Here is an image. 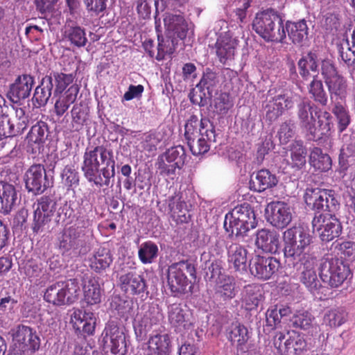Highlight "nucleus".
<instances>
[{
	"label": "nucleus",
	"instance_id": "28",
	"mask_svg": "<svg viewBox=\"0 0 355 355\" xmlns=\"http://www.w3.org/2000/svg\"><path fill=\"white\" fill-rule=\"evenodd\" d=\"M162 319V315L157 309L153 308L146 312L144 316L134 325L137 338L142 340L147 334Z\"/></svg>",
	"mask_w": 355,
	"mask_h": 355
},
{
	"label": "nucleus",
	"instance_id": "63",
	"mask_svg": "<svg viewBox=\"0 0 355 355\" xmlns=\"http://www.w3.org/2000/svg\"><path fill=\"white\" fill-rule=\"evenodd\" d=\"M207 276L210 282L215 284L218 282V280L220 281L227 277L222 272L221 261L214 260L208 266Z\"/></svg>",
	"mask_w": 355,
	"mask_h": 355
},
{
	"label": "nucleus",
	"instance_id": "32",
	"mask_svg": "<svg viewBox=\"0 0 355 355\" xmlns=\"http://www.w3.org/2000/svg\"><path fill=\"white\" fill-rule=\"evenodd\" d=\"M255 244L257 247L263 252L275 254L279 247V235L275 231L261 229L257 231Z\"/></svg>",
	"mask_w": 355,
	"mask_h": 355
},
{
	"label": "nucleus",
	"instance_id": "23",
	"mask_svg": "<svg viewBox=\"0 0 355 355\" xmlns=\"http://www.w3.org/2000/svg\"><path fill=\"white\" fill-rule=\"evenodd\" d=\"M71 322L77 334L85 336L94 332L96 318L92 312L76 310L71 315Z\"/></svg>",
	"mask_w": 355,
	"mask_h": 355
},
{
	"label": "nucleus",
	"instance_id": "29",
	"mask_svg": "<svg viewBox=\"0 0 355 355\" xmlns=\"http://www.w3.org/2000/svg\"><path fill=\"white\" fill-rule=\"evenodd\" d=\"M171 342L168 334H159L150 335L146 348V355H169L171 353Z\"/></svg>",
	"mask_w": 355,
	"mask_h": 355
},
{
	"label": "nucleus",
	"instance_id": "61",
	"mask_svg": "<svg viewBox=\"0 0 355 355\" xmlns=\"http://www.w3.org/2000/svg\"><path fill=\"white\" fill-rule=\"evenodd\" d=\"M314 318L308 311L299 312L293 315L291 322L293 326L301 329H308L311 325Z\"/></svg>",
	"mask_w": 355,
	"mask_h": 355
},
{
	"label": "nucleus",
	"instance_id": "31",
	"mask_svg": "<svg viewBox=\"0 0 355 355\" xmlns=\"http://www.w3.org/2000/svg\"><path fill=\"white\" fill-rule=\"evenodd\" d=\"M41 80L52 90L54 96H58L62 94L66 88L72 83L73 76L72 74L51 71Z\"/></svg>",
	"mask_w": 355,
	"mask_h": 355
},
{
	"label": "nucleus",
	"instance_id": "40",
	"mask_svg": "<svg viewBox=\"0 0 355 355\" xmlns=\"http://www.w3.org/2000/svg\"><path fill=\"white\" fill-rule=\"evenodd\" d=\"M227 331L228 340L233 344L236 343L237 347L242 350L243 349V346L247 343L250 338V334L247 327L243 324L236 322L232 323Z\"/></svg>",
	"mask_w": 355,
	"mask_h": 355
},
{
	"label": "nucleus",
	"instance_id": "30",
	"mask_svg": "<svg viewBox=\"0 0 355 355\" xmlns=\"http://www.w3.org/2000/svg\"><path fill=\"white\" fill-rule=\"evenodd\" d=\"M278 182L275 173L268 169H261L252 175L250 188L254 191L261 193L275 187Z\"/></svg>",
	"mask_w": 355,
	"mask_h": 355
},
{
	"label": "nucleus",
	"instance_id": "13",
	"mask_svg": "<svg viewBox=\"0 0 355 355\" xmlns=\"http://www.w3.org/2000/svg\"><path fill=\"white\" fill-rule=\"evenodd\" d=\"M102 342L104 348H110L114 354L123 355L127 352L125 329L118 326L114 321H110L106 324L102 333Z\"/></svg>",
	"mask_w": 355,
	"mask_h": 355
},
{
	"label": "nucleus",
	"instance_id": "53",
	"mask_svg": "<svg viewBox=\"0 0 355 355\" xmlns=\"http://www.w3.org/2000/svg\"><path fill=\"white\" fill-rule=\"evenodd\" d=\"M89 108L82 103L75 104L71 110L72 118V126L76 130H78L85 124L88 119Z\"/></svg>",
	"mask_w": 355,
	"mask_h": 355
},
{
	"label": "nucleus",
	"instance_id": "26",
	"mask_svg": "<svg viewBox=\"0 0 355 355\" xmlns=\"http://www.w3.org/2000/svg\"><path fill=\"white\" fill-rule=\"evenodd\" d=\"M315 259L308 257L300 262L303 265L302 270L300 277V282L308 288V290L315 294L318 293L322 285L318 278L315 268Z\"/></svg>",
	"mask_w": 355,
	"mask_h": 355
},
{
	"label": "nucleus",
	"instance_id": "7",
	"mask_svg": "<svg viewBox=\"0 0 355 355\" xmlns=\"http://www.w3.org/2000/svg\"><path fill=\"white\" fill-rule=\"evenodd\" d=\"M187 275L195 277L196 268L191 262L182 261L171 264L168 268L167 286L174 297L186 293L191 286Z\"/></svg>",
	"mask_w": 355,
	"mask_h": 355
},
{
	"label": "nucleus",
	"instance_id": "15",
	"mask_svg": "<svg viewBox=\"0 0 355 355\" xmlns=\"http://www.w3.org/2000/svg\"><path fill=\"white\" fill-rule=\"evenodd\" d=\"M25 187L28 192L34 195L44 193L49 187L46 169L42 164H33L24 175Z\"/></svg>",
	"mask_w": 355,
	"mask_h": 355
},
{
	"label": "nucleus",
	"instance_id": "47",
	"mask_svg": "<svg viewBox=\"0 0 355 355\" xmlns=\"http://www.w3.org/2000/svg\"><path fill=\"white\" fill-rule=\"evenodd\" d=\"M332 113L337 119L339 131L343 132L350 123V116L345 102L335 99L332 107Z\"/></svg>",
	"mask_w": 355,
	"mask_h": 355
},
{
	"label": "nucleus",
	"instance_id": "42",
	"mask_svg": "<svg viewBox=\"0 0 355 355\" xmlns=\"http://www.w3.org/2000/svg\"><path fill=\"white\" fill-rule=\"evenodd\" d=\"M112 261L110 250L100 248L89 258V266L95 272H101L107 268Z\"/></svg>",
	"mask_w": 355,
	"mask_h": 355
},
{
	"label": "nucleus",
	"instance_id": "44",
	"mask_svg": "<svg viewBox=\"0 0 355 355\" xmlns=\"http://www.w3.org/2000/svg\"><path fill=\"white\" fill-rule=\"evenodd\" d=\"M309 163L315 170L328 171L331 168L332 161L330 156L324 153L321 148L314 147L309 155Z\"/></svg>",
	"mask_w": 355,
	"mask_h": 355
},
{
	"label": "nucleus",
	"instance_id": "1",
	"mask_svg": "<svg viewBox=\"0 0 355 355\" xmlns=\"http://www.w3.org/2000/svg\"><path fill=\"white\" fill-rule=\"evenodd\" d=\"M285 263L295 268L309 256L313 237L309 230L302 226H294L286 230L283 234Z\"/></svg>",
	"mask_w": 355,
	"mask_h": 355
},
{
	"label": "nucleus",
	"instance_id": "46",
	"mask_svg": "<svg viewBox=\"0 0 355 355\" xmlns=\"http://www.w3.org/2000/svg\"><path fill=\"white\" fill-rule=\"evenodd\" d=\"M318 118V128H315V137L312 136L313 139H318L322 136H329L334 127L332 116L328 112L319 111L316 115Z\"/></svg>",
	"mask_w": 355,
	"mask_h": 355
},
{
	"label": "nucleus",
	"instance_id": "9",
	"mask_svg": "<svg viewBox=\"0 0 355 355\" xmlns=\"http://www.w3.org/2000/svg\"><path fill=\"white\" fill-rule=\"evenodd\" d=\"M79 287L76 279L67 282H59L49 286L44 295V299L55 306L71 304L77 300Z\"/></svg>",
	"mask_w": 355,
	"mask_h": 355
},
{
	"label": "nucleus",
	"instance_id": "62",
	"mask_svg": "<svg viewBox=\"0 0 355 355\" xmlns=\"http://www.w3.org/2000/svg\"><path fill=\"white\" fill-rule=\"evenodd\" d=\"M62 182L66 187H71L78 185L79 182L78 173L73 166L67 165L61 173Z\"/></svg>",
	"mask_w": 355,
	"mask_h": 355
},
{
	"label": "nucleus",
	"instance_id": "38",
	"mask_svg": "<svg viewBox=\"0 0 355 355\" xmlns=\"http://www.w3.org/2000/svg\"><path fill=\"white\" fill-rule=\"evenodd\" d=\"M17 193L15 187L0 182V211L8 214L17 205Z\"/></svg>",
	"mask_w": 355,
	"mask_h": 355
},
{
	"label": "nucleus",
	"instance_id": "4",
	"mask_svg": "<svg viewBox=\"0 0 355 355\" xmlns=\"http://www.w3.org/2000/svg\"><path fill=\"white\" fill-rule=\"evenodd\" d=\"M252 28L266 42L283 43L286 37L283 19L273 9L257 13Z\"/></svg>",
	"mask_w": 355,
	"mask_h": 355
},
{
	"label": "nucleus",
	"instance_id": "8",
	"mask_svg": "<svg viewBox=\"0 0 355 355\" xmlns=\"http://www.w3.org/2000/svg\"><path fill=\"white\" fill-rule=\"evenodd\" d=\"M304 198L309 207L319 211L335 212L340 207L338 195L331 189L307 188Z\"/></svg>",
	"mask_w": 355,
	"mask_h": 355
},
{
	"label": "nucleus",
	"instance_id": "54",
	"mask_svg": "<svg viewBox=\"0 0 355 355\" xmlns=\"http://www.w3.org/2000/svg\"><path fill=\"white\" fill-rule=\"evenodd\" d=\"M49 135L47 124L44 121H38L31 127L27 138L29 141L40 144L45 141Z\"/></svg>",
	"mask_w": 355,
	"mask_h": 355
},
{
	"label": "nucleus",
	"instance_id": "33",
	"mask_svg": "<svg viewBox=\"0 0 355 355\" xmlns=\"http://www.w3.org/2000/svg\"><path fill=\"white\" fill-rule=\"evenodd\" d=\"M164 26L171 37L180 40L187 37L188 24L181 14L166 13L164 18Z\"/></svg>",
	"mask_w": 355,
	"mask_h": 355
},
{
	"label": "nucleus",
	"instance_id": "16",
	"mask_svg": "<svg viewBox=\"0 0 355 355\" xmlns=\"http://www.w3.org/2000/svg\"><path fill=\"white\" fill-rule=\"evenodd\" d=\"M12 332L15 345L19 350L35 352L39 349L40 339L32 328L24 324H19L12 329Z\"/></svg>",
	"mask_w": 355,
	"mask_h": 355
},
{
	"label": "nucleus",
	"instance_id": "55",
	"mask_svg": "<svg viewBox=\"0 0 355 355\" xmlns=\"http://www.w3.org/2000/svg\"><path fill=\"white\" fill-rule=\"evenodd\" d=\"M65 34L71 43L77 47L84 46L87 42L85 29L80 26H70L66 30Z\"/></svg>",
	"mask_w": 355,
	"mask_h": 355
},
{
	"label": "nucleus",
	"instance_id": "56",
	"mask_svg": "<svg viewBox=\"0 0 355 355\" xmlns=\"http://www.w3.org/2000/svg\"><path fill=\"white\" fill-rule=\"evenodd\" d=\"M158 45L157 47V55L155 58L157 60H162L164 59L166 55H171L173 53L177 42L174 37H168L166 39L159 40L158 37Z\"/></svg>",
	"mask_w": 355,
	"mask_h": 355
},
{
	"label": "nucleus",
	"instance_id": "18",
	"mask_svg": "<svg viewBox=\"0 0 355 355\" xmlns=\"http://www.w3.org/2000/svg\"><path fill=\"white\" fill-rule=\"evenodd\" d=\"M318 110V107L306 98H302L297 105V116L300 125L314 137L316 129L314 125L315 119L313 113L316 116L319 112Z\"/></svg>",
	"mask_w": 355,
	"mask_h": 355
},
{
	"label": "nucleus",
	"instance_id": "19",
	"mask_svg": "<svg viewBox=\"0 0 355 355\" xmlns=\"http://www.w3.org/2000/svg\"><path fill=\"white\" fill-rule=\"evenodd\" d=\"M268 221L278 229L286 227L292 220L290 207L284 202H272L268 205Z\"/></svg>",
	"mask_w": 355,
	"mask_h": 355
},
{
	"label": "nucleus",
	"instance_id": "41",
	"mask_svg": "<svg viewBox=\"0 0 355 355\" xmlns=\"http://www.w3.org/2000/svg\"><path fill=\"white\" fill-rule=\"evenodd\" d=\"M84 300L87 304L94 305L101 301V288L95 277H89L83 284Z\"/></svg>",
	"mask_w": 355,
	"mask_h": 355
},
{
	"label": "nucleus",
	"instance_id": "22",
	"mask_svg": "<svg viewBox=\"0 0 355 355\" xmlns=\"http://www.w3.org/2000/svg\"><path fill=\"white\" fill-rule=\"evenodd\" d=\"M295 99L287 94H278L270 99L266 105V117L270 121L276 120L285 110L293 107Z\"/></svg>",
	"mask_w": 355,
	"mask_h": 355
},
{
	"label": "nucleus",
	"instance_id": "3",
	"mask_svg": "<svg viewBox=\"0 0 355 355\" xmlns=\"http://www.w3.org/2000/svg\"><path fill=\"white\" fill-rule=\"evenodd\" d=\"M90 221L85 216H79L77 223L63 230L58 238L59 249L63 254L75 257L85 255L90 250L89 237L85 228Z\"/></svg>",
	"mask_w": 355,
	"mask_h": 355
},
{
	"label": "nucleus",
	"instance_id": "24",
	"mask_svg": "<svg viewBox=\"0 0 355 355\" xmlns=\"http://www.w3.org/2000/svg\"><path fill=\"white\" fill-rule=\"evenodd\" d=\"M227 261L232 264L236 271L241 274L248 272V250L237 243L231 242L227 246Z\"/></svg>",
	"mask_w": 355,
	"mask_h": 355
},
{
	"label": "nucleus",
	"instance_id": "11",
	"mask_svg": "<svg viewBox=\"0 0 355 355\" xmlns=\"http://www.w3.org/2000/svg\"><path fill=\"white\" fill-rule=\"evenodd\" d=\"M334 213L316 214L312 220L313 230L318 232L323 242H329L341 234V223Z\"/></svg>",
	"mask_w": 355,
	"mask_h": 355
},
{
	"label": "nucleus",
	"instance_id": "45",
	"mask_svg": "<svg viewBox=\"0 0 355 355\" xmlns=\"http://www.w3.org/2000/svg\"><path fill=\"white\" fill-rule=\"evenodd\" d=\"M291 159L290 166L300 170L306 164V150L301 140H295L290 146Z\"/></svg>",
	"mask_w": 355,
	"mask_h": 355
},
{
	"label": "nucleus",
	"instance_id": "37",
	"mask_svg": "<svg viewBox=\"0 0 355 355\" xmlns=\"http://www.w3.org/2000/svg\"><path fill=\"white\" fill-rule=\"evenodd\" d=\"M214 125L207 118L198 119L196 115H191L184 125V136L187 141L197 137L202 133V130L214 128Z\"/></svg>",
	"mask_w": 355,
	"mask_h": 355
},
{
	"label": "nucleus",
	"instance_id": "12",
	"mask_svg": "<svg viewBox=\"0 0 355 355\" xmlns=\"http://www.w3.org/2000/svg\"><path fill=\"white\" fill-rule=\"evenodd\" d=\"M186 158L182 146L171 147L158 158L157 165L159 173L163 175L174 174L177 168L180 169L184 165Z\"/></svg>",
	"mask_w": 355,
	"mask_h": 355
},
{
	"label": "nucleus",
	"instance_id": "14",
	"mask_svg": "<svg viewBox=\"0 0 355 355\" xmlns=\"http://www.w3.org/2000/svg\"><path fill=\"white\" fill-rule=\"evenodd\" d=\"M281 263L275 257L256 255L250 260V273L261 280L271 279L277 273Z\"/></svg>",
	"mask_w": 355,
	"mask_h": 355
},
{
	"label": "nucleus",
	"instance_id": "43",
	"mask_svg": "<svg viewBox=\"0 0 355 355\" xmlns=\"http://www.w3.org/2000/svg\"><path fill=\"white\" fill-rule=\"evenodd\" d=\"M330 94L331 99L334 96L338 101H343L347 94V81L340 73L324 82Z\"/></svg>",
	"mask_w": 355,
	"mask_h": 355
},
{
	"label": "nucleus",
	"instance_id": "52",
	"mask_svg": "<svg viewBox=\"0 0 355 355\" xmlns=\"http://www.w3.org/2000/svg\"><path fill=\"white\" fill-rule=\"evenodd\" d=\"M216 294L225 301L235 296V284L234 279L227 276L220 281L218 280Z\"/></svg>",
	"mask_w": 355,
	"mask_h": 355
},
{
	"label": "nucleus",
	"instance_id": "10",
	"mask_svg": "<svg viewBox=\"0 0 355 355\" xmlns=\"http://www.w3.org/2000/svg\"><path fill=\"white\" fill-rule=\"evenodd\" d=\"M112 162V153L103 146L87 148L83 155L82 171L85 177L91 179L100 171L101 164L110 166Z\"/></svg>",
	"mask_w": 355,
	"mask_h": 355
},
{
	"label": "nucleus",
	"instance_id": "51",
	"mask_svg": "<svg viewBox=\"0 0 355 355\" xmlns=\"http://www.w3.org/2000/svg\"><path fill=\"white\" fill-rule=\"evenodd\" d=\"M347 315L344 308H334L325 312L323 322L331 327H340L346 321Z\"/></svg>",
	"mask_w": 355,
	"mask_h": 355
},
{
	"label": "nucleus",
	"instance_id": "34",
	"mask_svg": "<svg viewBox=\"0 0 355 355\" xmlns=\"http://www.w3.org/2000/svg\"><path fill=\"white\" fill-rule=\"evenodd\" d=\"M289 39L294 44L302 46L309 38V28L306 21L301 19L298 21H288L284 26Z\"/></svg>",
	"mask_w": 355,
	"mask_h": 355
},
{
	"label": "nucleus",
	"instance_id": "64",
	"mask_svg": "<svg viewBox=\"0 0 355 355\" xmlns=\"http://www.w3.org/2000/svg\"><path fill=\"white\" fill-rule=\"evenodd\" d=\"M204 89V87L197 85L196 88L190 92L189 97L193 104L198 105L200 107H204L207 105L209 98L206 96Z\"/></svg>",
	"mask_w": 355,
	"mask_h": 355
},
{
	"label": "nucleus",
	"instance_id": "58",
	"mask_svg": "<svg viewBox=\"0 0 355 355\" xmlns=\"http://www.w3.org/2000/svg\"><path fill=\"white\" fill-rule=\"evenodd\" d=\"M261 295L256 291V287L248 285L245 287L243 295V302L247 310H252L257 307Z\"/></svg>",
	"mask_w": 355,
	"mask_h": 355
},
{
	"label": "nucleus",
	"instance_id": "25",
	"mask_svg": "<svg viewBox=\"0 0 355 355\" xmlns=\"http://www.w3.org/2000/svg\"><path fill=\"white\" fill-rule=\"evenodd\" d=\"M343 145L338 158L340 172L346 171L348 168L355 164V133L343 135Z\"/></svg>",
	"mask_w": 355,
	"mask_h": 355
},
{
	"label": "nucleus",
	"instance_id": "39",
	"mask_svg": "<svg viewBox=\"0 0 355 355\" xmlns=\"http://www.w3.org/2000/svg\"><path fill=\"white\" fill-rule=\"evenodd\" d=\"M78 92V85L73 84L69 87L63 95H58L59 97L54 105L55 113L57 116H61L67 112L69 106L76 100Z\"/></svg>",
	"mask_w": 355,
	"mask_h": 355
},
{
	"label": "nucleus",
	"instance_id": "49",
	"mask_svg": "<svg viewBox=\"0 0 355 355\" xmlns=\"http://www.w3.org/2000/svg\"><path fill=\"white\" fill-rule=\"evenodd\" d=\"M110 166L111 169L106 165V166L100 169L98 173H96L92 178L87 179V180L90 182H94L98 187L103 186L110 187L111 178H113L115 175V162L113 159Z\"/></svg>",
	"mask_w": 355,
	"mask_h": 355
},
{
	"label": "nucleus",
	"instance_id": "35",
	"mask_svg": "<svg viewBox=\"0 0 355 355\" xmlns=\"http://www.w3.org/2000/svg\"><path fill=\"white\" fill-rule=\"evenodd\" d=\"M320 58L316 51H310L304 55L297 62L299 74L304 80L311 78V72H319Z\"/></svg>",
	"mask_w": 355,
	"mask_h": 355
},
{
	"label": "nucleus",
	"instance_id": "6",
	"mask_svg": "<svg viewBox=\"0 0 355 355\" xmlns=\"http://www.w3.org/2000/svg\"><path fill=\"white\" fill-rule=\"evenodd\" d=\"M319 275L331 288L340 286L351 275L349 266L342 259L326 255L320 260Z\"/></svg>",
	"mask_w": 355,
	"mask_h": 355
},
{
	"label": "nucleus",
	"instance_id": "59",
	"mask_svg": "<svg viewBox=\"0 0 355 355\" xmlns=\"http://www.w3.org/2000/svg\"><path fill=\"white\" fill-rule=\"evenodd\" d=\"M184 193L183 192H177L168 199V208L170 211L179 213H184L189 210L190 205L184 200ZM185 214H183L184 216Z\"/></svg>",
	"mask_w": 355,
	"mask_h": 355
},
{
	"label": "nucleus",
	"instance_id": "5",
	"mask_svg": "<svg viewBox=\"0 0 355 355\" xmlns=\"http://www.w3.org/2000/svg\"><path fill=\"white\" fill-rule=\"evenodd\" d=\"M256 226L255 214L249 205L234 207L225 218L224 228L230 233V236L243 238Z\"/></svg>",
	"mask_w": 355,
	"mask_h": 355
},
{
	"label": "nucleus",
	"instance_id": "48",
	"mask_svg": "<svg viewBox=\"0 0 355 355\" xmlns=\"http://www.w3.org/2000/svg\"><path fill=\"white\" fill-rule=\"evenodd\" d=\"M309 92L312 98L320 105L324 106L328 103V96L324 89L321 80L318 78V75L313 76L308 87Z\"/></svg>",
	"mask_w": 355,
	"mask_h": 355
},
{
	"label": "nucleus",
	"instance_id": "27",
	"mask_svg": "<svg viewBox=\"0 0 355 355\" xmlns=\"http://www.w3.org/2000/svg\"><path fill=\"white\" fill-rule=\"evenodd\" d=\"M217 134L215 128L209 130H202V133L197 137L187 141L188 146L194 155L204 154L209 151L210 147L217 141Z\"/></svg>",
	"mask_w": 355,
	"mask_h": 355
},
{
	"label": "nucleus",
	"instance_id": "50",
	"mask_svg": "<svg viewBox=\"0 0 355 355\" xmlns=\"http://www.w3.org/2000/svg\"><path fill=\"white\" fill-rule=\"evenodd\" d=\"M158 246L153 241H148L143 243L139 249L138 256L144 264L152 263L158 256Z\"/></svg>",
	"mask_w": 355,
	"mask_h": 355
},
{
	"label": "nucleus",
	"instance_id": "20",
	"mask_svg": "<svg viewBox=\"0 0 355 355\" xmlns=\"http://www.w3.org/2000/svg\"><path fill=\"white\" fill-rule=\"evenodd\" d=\"M121 290L129 295H140L147 291L146 282L144 276L132 270L121 274L119 277Z\"/></svg>",
	"mask_w": 355,
	"mask_h": 355
},
{
	"label": "nucleus",
	"instance_id": "60",
	"mask_svg": "<svg viewBox=\"0 0 355 355\" xmlns=\"http://www.w3.org/2000/svg\"><path fill=\"white\" fill-rule=\"evenodd\" d=\"M295 123L292 120L286 121L280 125L277 135L282 144H287L295 135Z\"/></svg>",
	"mask_w": 355,
	"mask_h": 355
},
{
	"label": "nucleus",
	"instance_id": "21",
	"mask_svg": "<svg viewBox=\"0 0 355 355\" xmlns=\"http://www.w3.org/2000/svg\"><path fill=\"white\" fill-rule=\"evenodd\" d=\"M238 42L239 40L229 33H224L220 35L216 43V55L220 62L227 64L234 59Z\"/></svg>",
	"mask_w": 355,
	"mask_h": 355
},
{
	"label": "nucleus",
	"instance_id": "17",
	"mask_svg": "<svg viewBox=\"0 0 355 355\" xmlns=\"http://www.w3.org/2000/svg\"><path fill=\"white\" fill-rule=\"evenodd\" d=\"M35 85V78L31 74L23 73L17 76L9 85L7 97L14 103L28 98Z\"/></svg>",
	"mask_w": 355,
	"mask_h": 355
},
{
	"label": "nucleus",
	"instance_id": "2",
	"mask_svg": "<svg viewBox=\"0 0 355 355\" xmlns=\"http://www.w3.org/2000/svg\"><path fill=\"white\" fill-rule=\"evenodd\" d=\"M57 202L55 198L49 196H43L38 198L33 205V215L31 229L35 234H40L50 229V225L53 216L58 224L64 222L69 216V207L64 205L57 209Z\"/></svg>",
	"mask_w": 355,
	"mask_h": 355
},
{
	"label": "nucleus",
	"instance_id": "36",
	"mask_svg": "<svg viewBox=\"0 0 355 355\" xmlns=\"http://www.w3.org/2000/svg\"><path fill=\"white\" fill-rule=\"evenodd\" d=\"M168 317L169 322L174 327L187 329L191 325L189 309L180 304H173L168 306Z\"/></svg>",
	"mask_w": 355,
	"mask_h": 355
},
{
	"label": "nucleus",
	"instance_id": "57",
	"mask_svg": "<svg viewBox=\"0 0 355 355\" xmlns=\"http://www.w3.org/2000/svg\"><path fill=\"white\" fill-rule=\"evenodd\" d=\"M52 94H53L52 90L41 80L39 85L37 86L35 89L32 98L33 103L37 107L44 106L48 103Z\"/></svg>",
	"mask_w": 355,
	"mask_h": 355
}]
</instances>
